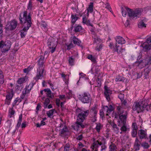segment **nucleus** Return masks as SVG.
<instances>
[{"mask_svg":"<svg viewBox=\"0 0 151 151\" xmlns=\"http://www.w3.org/2000/svg\"><path fill=\"white\" fill-rule=\"evenodd\" d=\"M21 23L24 22V28L20 31V35L21 37H25L27 31L31 26L32 24L31 22V17L29 13L27 14V11L24 12L23 14V18H19Z\"/></svg>","mask_w":151,"mask_h":151,"instance_id":"obj_1","label":"nucleus"},{"mask_svg":"<svg viewBox=\"0 0 151 151\" xmlns=\"http://www.w3.org/2000/svg\"><path fill=\"white\" fill-rule=\"evenodd\" d=\"M45 58L43 56L41 55L38 62V68L37 69V75L35 79L37 81L39 79H42L45 74L44 71Z\"/></svg>","mask_w":151,"mask_h":151,"instance_id":"obj_2","label":"nucleus"},{"mask_svg":"<svg viewBox=\"0 0 151 151\" xmlns=\"http://www.w3.org/2000/svg\"><path fill=\"white\" fill-rule=\"evenodd\" d=\"M76 113L78 114L76 122L78 127L83 128L85 126L83 124L82 122L88 115L89 111L88 110L83 111L78 108L76 109Z\"/></svg>","mask_w":151,"mask_h":151,"instance_id":"obj_3","label":"nucleus"},{"mask_svg":"<svg viewBox=\"0 0 151 151\" xmlns=\"http://www.w3.org/2000/svg\"><path fill=\"white\" fill-rule=\"evenodd\" d=\"M127 114L125 111H122L120 114L119 120L118 121V125L121 127L120 130L125 133L128 129L126 125V121Z\"/></svg>","mask_w":151,"mask_h":151,"instance_id":"obj_4","label":"nucleus"},{"mask_svg":"<svg viewBox=\"0 0 151 151\" xmlns=\"http://www.w3.org/2000/svg\"><path fill=\"white\" fill-rule=\"evenodd\" d=\"M145 105L143 101H135L134 102L132 109L134 111H136L138 113L143 111L145 109Z\"/></svg>","mask_w":151,"mask_h":151,"instance_id":"obj_5","label":"nucleus"},{"mask_svg":"<svg viewBox=\"0 0 151 151\" xmlns=\"http://www.w3.org/2000/svg\"><path fill=\"white\" fill-rule=\"evenodd\" d=\"M142 12V9L139 8L134 10L127 9L128 14L130 18L136 19L139 17Z\"/></svg>","mask_w":151,"mask_h":151,"instance_id":"obj_6","label":"nucleus"},{"mask_svg":"<svg viewBox=\"0 0 151 151\" xmlns=\"http://www.w3.org/2000/svg\"><path fill=\"white\" fill-rule=\"evenodd\" d=\"M116 43L115 47L116 49H114V51H116L118 53H122L123 49H122L121 47H119V45H117V43L121 45L124 44L125 43V40L123 38L120 36L117 37L116 39Z\"/></svg>","mask_w":151,"mask_h":151,"instance_id":"obj_7","label":"nucleus"},{"mask_svg":"<svg viewBox=\"0 0 151 151\" xmlns=\"http://www.w3.org/2000/svg\"><path fill=\"white\" fill-rule=\"evenodd\" d=\"M50 51L52 53L55 50L57 46V42L55 39L52 37L49 38L47 42Z\"/></svg>","mask_w":151,"mask_h":151,"instance_id":"obj_8","label":"nucleus"},{"mask_svg":"<svg viewBox=\"0 0 151 151\" xmlns=\"http://www.w3.org/2000/svg\"><path fill=\"white\" fill-rule=\"evenodd\" d=\"M11 46V42L9 41H6L4 42L2 40L0 42V48L2 52H6L10 49Z\"/></svg>","mask_w":151,"mask_h":151,"instance_id":"obj_9","label":"nucleus"},{"mask_svg":"<svg viewBox=\"0 0 151 151\" xmlns=\"http://www.w3.org/2000/svg\"><path fill=\"white\" fill-rule=\"evenodd\" d=\"M79 96L80 99L84 103H88L91 100L90 95L88 93L84 92L81 95H79Z\"/></svg>","mask_w":151,"mask_h":151,"instance_id":"obj_10","label":"nucleus"},{"mask_svg":"<svg viewBox=\"0 0 151 151\" xmlns=\"http://www.w3.org/2000/svg\"><path fill=\"white\" fill-rule=\"evenodd\" d=\"M89 120L94 122L97 120L96 109L95 108H92L90 110L89 115Z\"/></svg>","mask_w":151,"mask_h":151,"instance_id":"obj_11","label":"nucleus"},{"mask_svg":"<svg viewBox=\"0 0 151 151\" xmlns=\"http://www.w3.org/2000/svg\"><path fill=\"white\" fill-rule=\"evenodd\" d=\"M142 47L145 51H147L151 48V36L148 38L146 41L142 45Z\"/></svg>","mask_w":151,"mask_h":151,"instance_id":"obj_12","label":"nucleus"},{"mask_svg":"<svg viewBox=\"0 0 151 151\" xmlns=\"http://www.w3.org/2000/svg\"><path fill=\"white\" fill-rule=\"evenodd\" d=\"M14 94V93L12 90H11V91L7 93L5 102V104L8 105L10 104Z\"/></svg>","mask_w":151,"mask_h":151,"instance_id":"obj_13","label":"nucleus"},{"mask_svg":"<svg viewBox=\"0 0 151 151\" xmlns=\"http://www.w3.org/2000/svg\"><path fill=\"white\" fill-rule=\"evenodd\" d=\"M138 134L139 138L141 139V141L142 139L147 138V135L146 130H140L138 131Z\"/></svg>","mask_w":151,"mask_h":151,"instance_id":"obj_14","label":"nucleus"},{"mask_svg":"<svg viewBox=\"0 0 151 151\" xmlns=\"http://www.w3.org/2000/svg\"><path fill=\"white\" fill-rule=\"evenodd\" d=\"M17 22L15 20H13L10 22V24L8 26V28L10 30H13L15 29L17 26L19 25Z\"/></svg>","mask_w":151,"mask_h":151,"instance_id":"obj_15","label":"nucleus"},{"mask_svg":"<svg viewBox=\"0 0 151 151\" xmlns=\"http://www.w3.org/2000/svg\"><path fill=\"white\" fill-rule=\"evenodd\" d=\"M105 91L104 94L106 98L108 101L110 100V99L109 95L111 93V91L109 88L108 87L106 86H105L104 87Z\"/></svg>","mask_w":151,"mask_h":151,"instance_id":"obj_16","label":"nucleus"},{"mask_svg":"<svg viewBox=\"0 0 151 151\" xmlns=\"http://www.w3.org/2000/svg\"><path fill=\"white\" fill-rule=\"evenodd\" d=\"M102 143L99 142L98 140L94 142V143L91 146V148L93 150V151H97L98 147L99 145H101Z\"/></svg>","mask_w":151,"mask_h":151,"instance_id":"obj_17","label":"nucleus"},{"mask_svg":"<svg viewBox=\"0 0 151 151\" xmlns=\"http://www.w3.org/2000/svg\"><path fill=\"white\" fill-rule=\"evenodd\" d=\"M33 86L32 83H30L28 86H27L24 89L22 93L24 94H27L29 92L32 88Z\"/></svg>","mask_w":151,"mask_h":151,"instance_id":"obj_18","label":"nucleus"},{"mask_svg":"<svg viewBox=\"0 0 151 151\" xmlns=\"http://www.w3.org/2000/svg\"><path fill=\"white\" fill-rule=\"evenodd\" d=\"M89 15L88 13H86V14L83 17V23L86 24L87 25H91L90 21L89 20H88V18Z\"/></svg>","mask_w":151,"mask_h":151,"instance_id":"obj_19","label":"nucleus"},{"mask_svg":"<svg viewBox=\"0 0 151 151\" xmlns=\"http://www.w3.org/2000/svg\"><path fill=\"white\" fill-rule=\"evenodd\" d=\"M147 21L146 19L141 20L138 24V27L140 28H145L146 27Z\"/></svg>","mask_w":151,"mask_h":151,"instance_id":"obj_20","label":"nucleus"},{"mask_svg":"<svg viewBox=\"0 0 151 151\" xmlns=\"http://www.w3.org/2000/svg\"><path fill=\"white\" fill-rule=\"evenodd\" d=\"M104 110H106V112L108 113H110L111 112L113 111L114 109L113 107L111 105H110L109 106H104Z\"/></svg>","mask_w":151,"mask_h":151,"instance_id":"obj_21","label":"nucleus"},{"mask_svg":"<svg viewBox=\"0 0 151 151\" xmlns=\"http://www.w3.org/2000/svg\"><path fill=\"white\" fill-rule=\"evenodd\" d=\"M27 77L25 76L24 77L19 79L17 81V82L18 84H21L26 82L27 81Z\"/></svg>","mask_w":151,"mask_h":151,"instance_id":"obj_22","label":"nucleus"},{"mask_svg":"<svg viewBox=\"0 0 151 151\" xmlns=\"http://www.w3.org/2000/svg\"><path fill=\"white\" fill-rule=\"evenodd\" d=\"M55 112H56L55 109H53L47 111L46 114L48 117L50 118L52 117L53 114Z\"/></svg>","mask_w":151,"mask_h":151,"instance_id":"obj_23","label":"nucleus"},{"mask_svg":"<svg viewBox=\"0 0 151 151\" xmlns=\"http://www.w3.org/2000/svg\"><path fill=\"white\" fill-rule=\"evenodd\" d=\"M93 4L92 2H91L90 3V4L89 5V7L87 9V13H92L93 12Z\"/></svg>","mask_w":151,"mask_h":151,"instance_id":"obj_24","label":"nucleus"},{"mask_svg":"<svg viewBox=\"0 0 151 151\" xmlns=\"http://www.w3.org/2000/svg\"><path fill=\"white\" fill-rule=\"evenodd\" d=\"M21 101L22 99L21 98H19V97L16 98L13 103V106H14L16 105H18Z\"/></svg>","mask_w":151,"mask_h":151,"instance_id":"obj_25","label":"nucleus"},{"mask_svg":"<svg viewBox=\"0 0 151 151\" xmlns=\"http://www.w3.org/2000/svg\"><path fill=\"white\" fill-rule=\"evenodd\" d=\"M111 127L114 132L117 134H118L119 132V129L117 127L116 125L115 124L113 123L111 124Z\"/></svg>","mask_w":151,"mask_h":151,"instance_id":"obj_26","label":"nucleus"},{"mask_svg":"<svg viewBox=\"0 0 151 151\" xmlns=\"http://www.w3.org/2000/svg\"><path fill=\"white\" fill-rule=\"evenodd\" d=\"M96 125L95 128V129L98 132H99L100 130L102 129L103 126L100 123H96Z\"/></svg>","mask_w":151,"mask_h":151,"instance_id":"obj_27","label":"nucleus"},{"mask_svg":"<svg viewBox=\"0 0 151 151\" xmlns=\"http://www.w3.org/2000/svg\"><path fill=\"white\" fill-rule=\"evenodd\" d=\"M69 64L71 66L73 65L74 64L75 58H73L72 56L69 57L68 60Z\"/></svg>","mask_w":151,"mask_h":151,"instance_id":"obj_28","label":"nucleus"},{"mask_svg":"<svg viewBox=\"0 0 151 151\" xmlns=\"http://www.w3.org/2000/svg\"><path fill=\"white\" fill-rule=\"evenodd\" d=\"M62 77L63 78L65 79V83H67L69 80V75H65V74L62 73L61 74Z\"/></svg>","mask_w":151,"mask_h":151,"instance_id":"obj_29","label":"nucleus"},{"mask_svg":"<svg viewBox=\"0 0 151 151\" xmlns=\"http://www.w3.org/2000/svg\"><path fill=\"white\" fill-rule=\"evenodd\" d=\"M145 63L144 64V66L150 65L151 64V57H150L149 58H147L145 60ZM144 65H143V67Z\"/></svg>","mask_w":151,"mask_h":151,"instance_id":"obj_30","label":"nucleus"},{"mask_svg":"<svg viewBox=\"0 0 151 151\" xmlns=\"http://www.w3.org/2000/svg\"><path fill=\"white\" fill-rule=\"evenodd\" d=\"M116 147L115 144L111 143L109 147V151H114L116 149Z\"/></svg>","mask_w":151,"mask_h":151,"instance_id":"obj_31","label":"nucleus"},{"mask_svg":"<svg viewBox=\"0 0 151 151\" xmlns=\"http://www.w3.org/2000/svg\"><path fill=\"white\" fill-rule=\"evenodd\" d=\"M71 18L72 19V22L73 23H74L77 20L78 17L76 15H74L73 14H72L71 15Z\"/></svg>","mask_w":151,"mask_h":151,"instance_id":"obj_32","label":"nucleus"},{"mask_svg":"<svg viewBox=\"0 0 151 151\" xmlns=\"http://www.w3.org/2000/svg\"><path fill=\"white\" fill-rule=\"evenodd\" d=\"M22 115L21 114L19 116V119L18 120V122L17 123V127L18 128H19V127L20 126L21 123L22 122Z\"/></svg>","mask_w":151,"mask_h":151,"instance_id":"obj_33","label":"nucleus"},{"mask_svg":"<svg viewBox=\"0 0 151 151\" xmlns=\"http://www.w3.org/2000/svg\"><path fill=\"white\" fill-rule=\"evenodd\" d=\"M4 82V78L2 71H0V83L3 84Z\"/></svg>","mask_w":151,"mask_h":151,"instance_id":"obj_34","label":"nucleus"},{"mask_svg":"<svg viewBox=\"0 0 151 151\" xmlns=\"http://www.w3.org/2000/svg\"><path fill=\"white\" fill-rule=\"evenodd\" d=\"M50 101L49 99L46 98L44 102V106L45 108H47V105L50 103Z\"/></svg>","mask_w":151,"mask_h":151,"instance_id":"obj_35","label":"nucleus"},{"mask_svg":"<svg viewBox=\"0 0 151 151\" xmlns=\"http://www.w3.org/2000/svg\"><path fill=\"white\" fill-rule=\"evenodd\" d=\"M15 113V111L13 109V108H12L10 109L9 110V116L10 118L12 117V116L14 115Z\"/></svg>","mask_w":151,"mask_h":151,"instance_id":"obj_36","label":"nucleus"},{"mask_svg":"<svg viewBox=\"0 0 151 151\" xmlns=\"http://www.w3.org/2000/svg\"><path fill=\"white\" fill-rule=\"evenodd\" d=\"M84 145L81 142H79L78 145V147L75 150L76 151H81L80 150L81 148L84 147Z\"/></svg>","mask_w":151,"mask_h":151,"instance_id":"obj_37","label":"nucleus"},{"mask_svg":"<svg viewBox=\"0 0 151 151\" xmlns=\"http://www.w3.org/2000/svg\"><path fill=\"white\" fill-rule=\"evenodd\" d=\"M73 39L74 44H76L78 45L80 44V41L78 39H77L75 36H73Z\"/></svg>","mask_w":151,"mask_h":151,"instance_id":"obj_38","label":"nucleus"},{"mask_svg":"<svg viewBox=\"0 0 151 151\" xmlns=\"http://www.w3.org/2000/svg\"><path fill=\"white\" fill-rule=\"evenodd\" d=\"M127 9H129L127 8H126L125 9L122 8V13L123 16L125 17L127 15Z\"/></svg>","mask_w":151,"mask_h":151,"instance_id":"obj_39","label":"nucleus"},{"mask_svg":"<svg viewBox=\"0 0 151 151\" xmlns=\"http://www.w3.org/2000/svg\"><path fill=\"white\" fill-rule=\"evenodd\" d=\"M82 30V27L80 25L75 26V31L76 32H79Z\"/></svg>","mask_w":151,"mask_h":151,"instance_id":"obj_40","label":"nucleus"},{"mask_svg":"<svg viewBox=\"0 0 151 151\" xmlns=\"http://www.w3.org/2000/svg\"><path fill=\"white\" fill-rule=\"evenodd\" d=\"M59 98L62 101H63L64 102H66L67 97H65V95H60L59 96Z\"/></svg>","mask_w":151,"mask_h":151,"instance_id":"obj_41","label":"nucleus"},{"mask_svg":"<svg viewBox=\"0 0 151 151\" xmlns=\"http://www.w3.org/2000/svg\"><path fill=\"white\" fill-rule=\"evenodd\" d=\"M137 134V130H132V133L131 135L133 137H136Z\"/></svg>","mask_w":151,"mask_h":151,"instance_id":"obj_42","label":"nucleus"},{"mask_svg":"<svg viewBox=\"0 0 151 151\" xmlns=\"http://www.w3.org/2000/svg\"><path fill=\"white\" fill-rule=\"evenodd\" d=\"M140 139L138 137H136L134 144L140 145L141 143V141Z\"/></svg>","mask_w":151,"mask_h":151,"instance_id":"obj_43","label":"nucleus"},{"mask_svg":"<svg viewBox=\"0 0 151 151\" xmlns=\"http://www.w3.org/2000/svg\"><path fill=\"white\" fill-rule=\"evenodd\" d=\"M142 145L145 149H147L149 147L148 144L146 142H143L142 144Z\"/></svg>","mask_w":151,"mask_h":151,"instance_id":"obj_44","label":"nucleus"},{"mask_svg":"<svg viewBox=\"0 0 151 151\" xmlns=\"http://www.w3.org/2000/svg\"><path fill=\"white\" fill-rule=\"evenodd\" d=\"M70 147V145L69 144H66L65 147L64 151H69V148Z\"/></svg>","mask_w":151,"mask_h":151,"instance_id":"obj_45","label":"nucleus"},{"mask_svg":"<svg viewBox=\"0 0 151 151\" xmlns=\"http://www.w3.org/2000/svg\"><path fill=\"white\" fill-rule=\"evenodd\" d=\"M91 26V27L90 28L91 31V34H92L95 35V27H93V25L91 24V25H89Z\"/></svg>","mask_w":151,"mask_h":151,"instance_id":"obj_46","label":"nucleus"},{"mask_svg":"<svg viewBox=\"0 0 151 151\" xmlns=\"http://www.w3.org/2000/svg\"><path fill=\"white\" fill-rule=\"evenodd\" d=\"M101 40L100 38L96 37H94V43H99L100 42Z\"/></svg>","mask_w":151,"mask_h":151,"instance_id":"obj_47","label":"nucleus"},{"mask_svg":"<svg viewBox=\"0 0 151 151\" xmlns=\"http://www.w3.org/2000/svg\"><path fill=\"white\" fill-rule=\"evenodd\" d=\"M2 27V25L1 24V22L0 21V38H1L2 37L3 35Z\"/></svg>","mask_w":151,"mask_h":151,"instance_id":"obj_48","label":"nucleus"},{"mask_svg":"<svg viewBox=\"0 0 151 151\" xmlns=\"http://www.w3.org/2000/svg\"><path fill=\"white\" fill-rule=\"evenodd\" d=\"M102 45L101 44L99 45L96 46V50L98 51H99L102 49Z\"/></svg>","mask_w":151,"mask_h":151,"instance_id":"obj_49","label":"nucleus"},{"mask_svg":"<svg viewBox=\"0 0 151 151\" xmlns=\"http://www.w3.org/2000/svg\"><path fill=\"white\" fill-rule=\"evenodd\" d=\"M118 97L122 101L123 100L124 98V95L122 93H120L118 96Z\"/></svg>","mask_w":151,"mask_h":151,"instance_id":"obj_50","label":"nucleus"},{"mask_svg":"<svg viewBox=\"0 0 151 151\" xmlns=\"http://www.w3.org/2000/svg\"><path fill=\"white\" fill-rule=\"evenodd\" d=\"M132 130H137V127L135 123H133L132 124Z\"/></svg>","mask_w":151,"mask_h":151,"instance_id":"obj_51","label":"nucleus"},{"mask_svg":"<svg viewBox=\"0 0 151 151\" xmlns=\"http://www.w3.org/2000/svg\"><path fill=\"white\" fill-rule=\"evenodd\" d=\"M140 145L134 144V148L135 150H138L139 149Z\"/></svg>","mask_w":151,"mask_h":151,"instance_id":"obj_52","label":"nucleus"},{"mask_svg":"<svg viewBox=\"0 0 151 151\" xmlns=\"http://www.w3.org/2000/svg\"><path fill=\"white\" fill-rule=\"evenodd\" d=\"M44 91L45 92H47L46 94H47V95H48V94H50L52 93V92L50 89H49V88L45 89H44Z\"/></svg>","mask_w":151,"mask_h":151,"instance_id":"obj_53","label":"nucleus"},{"mask_svg":"<svg viewBox=\"0 0 151 151\" xmlns=\"http://www.w3.org/2000/svg\"><path fill=\"white\" fill-rule=\"evenodd\" d=\"M32 8V2L31 1H29V3L28 4V6H27V9H29L30 10H31Z\"/></svg>","mask_w":151,"mask_h":151,"instance_id":"obj_54","label":"nucleus"},{"mask_svg":"<svg viewBox=\"0 0 151 151\" xmlns=\"http://www.w3.org/2000/svg\"><path fill=\"white\" fill-rule=\"evenodd\" d=\"M83 135L82 134H81L78 136L76 137V139L77 140H81L83 139Z\"/></svg>","mask_w":151,"mask_h":151,"instance_id":"obj_55","label":"nucleus"},{"mask_svg":"<svg viewBox=\"0 0 151 151\" xmlns=\"http://www.w3.org/2000/svg\"><path fill=\"white\" fill-rule=\"evenodd\" d=\"M146 106H145V109L146 108V110L148 111L150 109H151V104L149 105H145Z\"/></svg>","mask_w":151,"mask_h":151,"instance_id":"obj_56","label":"nucleus"},{"mask_svg":"<svg viewBox=\"0 0 151 151\" xmlns=\"http://www.w3.org/2000/svg\"><path fill=\"white\" fill-rule=\"evenodd\" d=\"M60 99H57L56 100V105L58 106L60 105Z\"/></svg>","mask_w":151,"mask_h":151,"instance_id":"obj_57","label":"nucleus"},{"mask_svg":"<svg viewBox=\"0 0 151 151\" xmlns=\"http://www.w3.org/2000/svg\"><path fill=\"white\" fill-rule=\"evenodd\" d=\"M117 109L119 111V116H120V114L121 112H122V111H125L127 113V112L126 111H124L123 110H122L121 109V108L120 107H118L117 108Z\"/></svg>","mask_w":151,"mask_h":151,"instance_id":"obj_58","label":"nucleus"},{"mask_svg":"<svg viewBox=\"0 0 151 151\" xmlns=\"http://www.w3.org/2000/svg\"><path fill=\"white\" fill-rule=\"evenodd\" d=\"M124 24L125 27H129L130 26V23L128 20H127V21L125 22Z\"/></svg>","mask_w":151,"mask_h":151,"instance_id":"obj_59","label":"nucleus"},{"mask_svg":"<svg viewBox=\"0 0 151 151\" xmlns=\"http://www.w3.org/2000/svg\"><path fill=\"white\" fill-rule=\"evenodd\" d=\"M41 25L42 27H43L44 28H46L47 26V24L45 22H43V23H42Z\"/></svg>","mask_w":151,"mask_h":151,"instance_id":"obj_60","label":"nucleus"},{"mask_svg":"<svg viewBox=\"0 0 151 151\" xmlns=\"http://www.w3.org/2000/svg\"><path fill=\"white\" fill-rule=\"evenodd\" d=\"M101 145V151H102L103 150H105L106 148V147L105 145Z\"/></svg>","mask_w":151,"mask_h":151,"instance_id":"obj_61","label":"nucleus"},{"mask_svg":"<svg viewBox=\"0 0 151 151\" xmlns=\"http://www.w3.org/2000/svg\"><path fill=\"white\" fill-rule=\"evenodd\" d=\"M47 95L48 97L51 99H52L54 97V95L52 93H51L50 94H48Z\"/></svg>","mask_w":151,"mask_h":151,"instance_id":"obj_62","label":"nucleus"},{"mask_svg":"<svg viewBox=\"0 0 151 151\" xmlns=\"http://www.w3.org/2000/svg\"><path fill=\"white\" fill-rule=\"evenodd\" d=\"M106 8H107L108 10H110V9H111V8L109 4H106Z\"/></svg>","mask_w":151,"mask_h":151,"instance_id":"obj_63","label":"nucleus"},{"mask_svg":"<svg viewBox=\"0 0 151 151\" xmlns=\"http://www.w3.org/2000/svg\"><path fill=\"white\" fill-rule=\"evenodd\" d=\"M41 107V106L39 104H37L36 107V110L37 111H38L40 109Z\"/></svg>","mask_w":151,"mask_h":151,"instance_id":"obj_64","label":"nucleus"}]
</instances>
